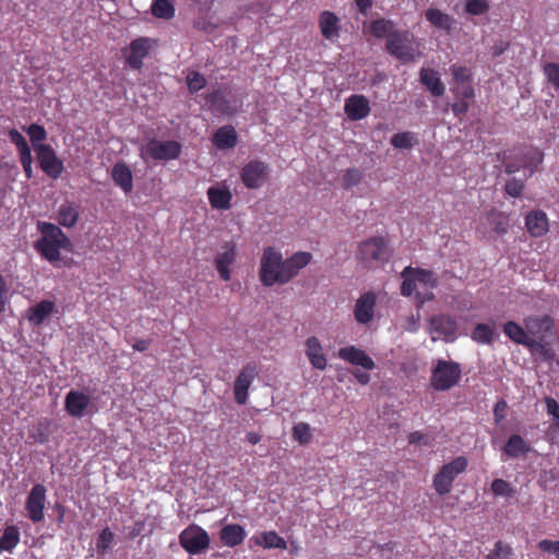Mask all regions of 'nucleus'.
<instances>
[{"label": "nucleus", "instance_id": "obj_1", "mask_svg": "<svg viewBox=\"0 0 559 559\" xmlns=\"http://www.w3.org/2000/svg\"><path fill=\"white\" fill-rule=\"evenodd\" d=\"M312 259V254L299 251L287 259L274 247H266L260 260L259 280L265 287L276 284L285 285L298 275L299 271L306 267Z\"/></svg>", "mask_w": 559, "mask_h": 559}, {"label": "nucleus", "instance_id": "obj_2", "mask_svg": "<svg viewBox=\"0 0 559 559\" xmlns=\"http://www.w3.org/2000/svg\"><path fill=\"white\" fill-rule=\"evenodd\" d=\"M37 230L41 236L34 242V249L53 266H71L72 259L61 258V250L73 252L70 238L56 224L37 222Z\"/></svg>", "mask_w": 559, "mask_h": 559}, {"label": "nucleus", "instance_id": "obj_3", "mask_svg": "<svg viewBox=\"0 0 559 559\" xmlns=\"http://www.w3.org/2000/svg\"><path fill=\"white\" fill-rule=\"evenodd\" d=\"M416 46L418 44L415 36L408 31H394L385 43L386 51L404 63L412 62L419 56Z\"/></svg>", "mask_w": 559, "mask_h": 559}, {"label": "nucleus", "instance_id": "obj_4", "mask_svg": "<svg viewBox=\"0 0 559 559\" xmlns=\"http://www.w3.org/2000/svg\"><path fill=\"white\" fill-rule=\"evenodd\" d=\"M391 257L388 241L382 236L370 237L357 246L356 259L367 267L384 263Z\"/></svg>", "mask_w": 559, "mask_h": 559}, {"label": "nucleus", "instance_id": "obj_5", "mask_svg": "<svg viewBox=\"0 0 559 559\" xmlns=\"http://www.w3.org/2000/svg\"><path fill=\"white\" fill-rule=\"evenodd\" d=\"M461 376L459 362L439 359L432 368L430 383L437 391H447L459 383Z\"/></svg>", "mask_w": 559, "mask_h": 559}, {"label": "nucleus", "instance_id": "obj_6", "mask_svg": "<svg viewBox=\"0 0 559 559\" xmlns=\"http://www.w3.org/2000/svg\"><path fill=\"white\" fill-rule=\"evenodd\" d=\"M467 464V460L464 456H457L450 463L444 464L433 476L432 485L437 493L440 496L449 493L453 481L460 474L465 472Z\"/></svg>", "mask_w": 559, "mask_h": 559}, {"label": "nucleus", "instance_id": "obj_7", "mask_svg": "<svg viewBox=\"0 0 559 559\" xmlns=\"http://www.w3.org/2000/svg\"><path fill=\"white\" fill-rule=\"evenodd\" d=\"M209 533L198 524H190L179 534L180 546L190 555H199L210 547Z\"/></svg>", "mask_w": 559, "mask_h": 559}, {"label": "nucleus", "instance_id": "obj_8", "mask_svg": "<svg viewBox=\"0 0 559 559\" xmlns=\"http://www.w3.org/2000/svg\"><path fill=\"white\" fill-rule=\"evenodd\" d=\"M181 150V144L175 140H151L141 148V157L143 159L170 160L178 158Z\"/></svg>", "mask_w": 559, "mask_h": 559}, {"label": "nucleus", "instance_id": "obj_9", "mask_svg": "<svg viewBox=\"0 0 559 559\" xmlns=\"http://www.w3.org/2000/svg\"><path fill=\"white\" fill-rule=\"evenodd\" d=\"M450 72L453 76L452 92L455 97L473 99L475 97V90L471 69L465 66L452 64Z\"/></svg>", "mask_w": 559, "mask_h": 559}, {"label": "nucleus", "instance_id": "obj_10", "mask_svg": "<svg viewBox=\"0 0 559 559\" xmlns=\"http://www.w3.org/2000/svg\"><path fill=\"white\" fill-rule=\"evenodd\" d=\"M524 326L533 340L538 341L539 344H536L535 349L544 348V342L547 336L552 333L554 329V320L549 316H530L526 317L523 321Z\"/></svg>", "mask_w": 559, "mask_h": 559}, {"label": "nucleus", "instance_id": "obj_11", "mask_svg": "<svg viewBox=\"0 0 559 559\" xmlns=\"http://www.w3.org/2000/svg\"><path fill=\"white\" fill-rule=\"evenodd\" d=\"M269 171L270 167L266 163L250 160L242 167L240 178L246 188L259 189L266 182Z\"/></svg>", "mask_w": 559, "mask_h": 559}, {"label": "nucleus", "instance_id": "obj_12", "mask_svg": "<svg viewBox=\"0 0 559 559\" xmlns=\"http://www.w3.org/2000/svg\"><path fill=\"white\" fill-rule=\"evenodd\" d=\"M36 151L41 170L50 178L58 179L63 173L64 167L52 146L49 144H39L36 146Z\"/></svg>", "mask_w": 559, "mask_h": 559}, {"label": "nucleus", "instance_id": "obj_13", "mask_svg": "<svg viewBox=\"0 0 559 559\" xmlns=\"http://www.w3.org/2000/svg\"><path fill=\"white\" fill-rule=\"evenodd\" d=\"M257 377L258 368L255 364L248 362L241 368L234 384V395L237 404L245 405L247 403L249 388Z\"/></svg>", "mask_w": 559, "mask_h": 559}, {"label": "nucleus", "instance_id": "obj_14", "mask_svg": "<svg viewBox=\"0 0 559 559\" xmlns=\"http://www.w3.org/2000/svg\"><path fill=\"white\" fill-rule=\"evenodd\" d=\"M46 492V487L43 484H36L26 498L25 509L33 523H39L44 520Z\"/></svg>", "mask_w": 559, "mask_h": 559}, {"label": "nucleus", "instance_id": "obj_15", "mask_svg": "<svg viewBox=\"0 0 559 559\" xmlns=\"http://www.w3.org/2000/svg\"><path fill=\"white\" fill-rule=\"evenodd\" d=\"M377 294L374 292L362 293L354 306V318L358 324L366 325L374 318Z\"/></svg>", "mask_w": 559, "mask_h": 559}, {"label": "nucleus", "instance_id": "obj_16", "mask_svg": "<svg viewBox=\"0 0 559 559\" xmlns=\"http://www.w3.org/2000/svg\"><path fill=\"white\" fill-rule=\"evenodd\" d=\"M237 255V247L233 241L225 242L215 258V266L219 277L227 282L231 277L229 266L234 264Z\"/></svg>", "mask_w": 559, "mask_h": 559}, {"label": "nucleus", "instance_id": "obj_17", "mask_svg": "<svg viewBox=\"0 0 559 559\" xmlns=\"http://www.w3.org/2000/svg\"><path fill=\"white\" fill-rule=\"evenodd\" d=\"M429 324L431 332L447 342H453L456 338L457 323L451 316H435L430 319Z\"/></svg>", "mask_w": 559, "mask_h": 559}, {"label": "nucleus", "instance_id": "obj_18", "mask_svg": "<svg viewBox=\"0 0 559 559\" xmlns=\"http://www.w3.org/2000/svg\"><path fill=\"white\" fill-rule=\"evenodd\" d=\"M344 110L349 120H361L370 114L369 100L365 95H350L345 100Z\"/></svg>", "mask_w": 559, "mask_h": 559}, {"label": "nucleus", "instance_id": "obj_19", "mask_svg": "<svg viewBox=\"0 0 559 559\" xmlns=\"http://www.w3.org/2000/svg\"><path fill=\"white\" fill-rule=\"evenodd\" d=\"M338 357L354 366H361L366 370H372L376 367L372 358L365 350L355 346L342 347L337 353Z\"/></svg>", "mask_w": 559, "mask_h": 559}, {"label": "nucleus", "instance_id": "obj_20", "mask_svg": "<svg viewBox=\"0 0 559 559\" xmlns=\"http://www.w3.org/2000/svg\"><path fill=\"white\" fill-rule=\"evenodd\" d=\"M90 403L91 399L87 394L81 391L71 390L66 395L64 408L70 416L80 418L83 416Z\"/></svg>", "mask_w": 559, "mask_h": 559}, {"label": "nucleus", "instance_id": "obj_21", "mask_svg": "<svg viewBox=\"0 0 559 559\" xmlns=\"http://www.w3.org/2000/svg\"><path fill=\"white\" fill-rule=\"evenodd\" d=\"M525 227L532 237L538 238L549 229L548 217L542 210L531 211L525 217Z\"/></svg>", "mask_w": 559, "mask_h": 559}, {"label": "nucleus", "instance_id": "obj_22", "mask_svg": "<svg viewBox=\"0 0 559 559\" xmlns=\"http://www.w3.org/2000/svg\"><path fill=\"white\" fill-rule=\"evenodd\" d=\"M204 99L210 106L211 111L215 115L233 116L236 114V108L231 106L230 102L221 90H214L207 93Z\"/></svg>", "mask_w": 559, "mask_h": 559}, {"label": "nucleus", "instance_id": "obj_23", "mask_svg": "<svg viewBox=\"0 0 559 559\" xmlns=\"http://www.w3.org/2000/svg\"><path fill=\"white\" fill-rule=\"evenodd\" d=\"M503 333L514 343L524 345L531 349H535L536 344H539L538 341H535L528 336L525 326L523 328L514 321H508L503 324Z\"/></svg>", "mask_w": 559, "mask_h": 559}, {"label": "nucleus", "instance_id": "obj_24", "mask_svg": "<svg viewBox=\"0 0 559 559\" xmlns=\"http://www.w3.org/2000/svg\"><path fill=\"white\" fill-rule=\"evenodd\" d=\"M306 356L311 366L319 370H324L328 366L326 356L323 353L321 342L317 336H310L306 340Z\"/></svg>", "mask_w": 559, "mask_h": 559}, {"label": "nucleus", "instance_id": "obj_25", "mask_svg": "<svg viewBox=\"0 0 559 559\" xmlns=\"http://www.w3.org/2000/svg\"><path fill=\"white\" fill-rule=\"evenodd\" d=\"M319 27L322 36L328 40H334L340 36V19L331 11H323L319 15Z\"/></svg>", "mask_w": 559, "mask_h": 559}, {"label": "nucleus", "instance_id": "obj_26", "mask_svg": "<svg viewBox=\"0 0 559 559\" xmlns=\"http://www.w3.org/2000/svg\"><path fill=\"white\" fill-rule=\"evenodd\" d=\"M419 81L435 97H441L445 92L439 73L431 68H421Z\"/></svg>", "mask_w": 559, "mask_h": 559}, {"label": "nucleus", "instance_id": "obj_27", "mask_svg": "<svg viewBox=\"0 0 559 559\" xmlns=\"http://www.w3.org/2000/svg\"><path fill=\"white\" fill-rule=\"evenodd\" d=\"M80 218V206L70 201L63 202L57 212L56 219L58 224L66 228L74 227Z\"/></svg>", "mask_w": 559, "mask_h": 559}, {"label": "nucleus", "instance_id": "obj_28", "mask_svg": "<svg viewBox=\"0 0 559 559\" xmlns=\"http://www.w3.org/2000/svg\"><path fill=\"white\" fill-rule=\"evenodd\" d=\"M206 194L213 209L226 211L231 207L233 194L227 187H210Z\"/></svg>", "mask_w": 559, "mask_h": 559}, {"label": "nucleus", "instance_id": "obj_29", "mask_svg": "<svg viewBox=\"0 0 559 559\" xmlns=\"http://www.w3.org/2000/svg\"><path fill=\"white\" fill-rule=\"evenodd\" d=\"M213 144L218 150L233 148L238 143V135L235 128L230 124L218 128L213 134Z\"/></svg>", "mask_w": 559, "mask_h": 559}, {"label": "nucleus", "instance_id": "obj_30", "mask_svg": "<svg viewBox=\"0 0 559 559\" xmlns=\"http://www.w3.org/2000/svg\"><path fill=\"white\" fill-rule=\"evenodd\" d=\"M150 46L146 38H138L130 44V53L127 62L132 69H140L143 64V59L148 52Z\"/></svg>", "mask_w": 559, "mask_h": 559}, {"label": "nucleus", "instance_id": "obj_31", "mask_svg": "<svg viewBox=\"0 0 559 559\" xmlns=\"http://www.w3.org/2000/svg\"><path fill=\"white\" fill-rule=\"evenodd\" d=\"M246 531L239 524H227L219 532L222 543L227 547H236L246 538Z\"/></svg>", "mask_w": 559, "mask_h": 559}, {"label": "nucleus", "instance_id": "obj_32", "mask_svg": "<svg viewBox=\"0 0 559 559\" xmlns=\"http://www.w3.org/2000/svg\"><path fill=\"white\" fill-rule=\"evenodd\" d=\"M531 452V445L520 435H512L503 447V453L508 457H519Z\"/></svg>", "mask_w": 559, "mask_h": 559}, {"label": "nucleus", "instance_id": "obj_33", "mask_svg": "<svg viewBox=\"0 0 559 559\" xmlns=\"http://www.w3.org/2000/svg\"><path fill=\"white\" fill-rule=\"evenodd\" d=\"M426 20L435 27L450 33L453 28L454 20L447 13L436 8H429L425 12Z\"/></svg>", "mask_w": 559, "mask_h": 559}, {"label": "nucleus", "instance_id": "obj_34", "mask_svg": "<svg viewBox=\"0 0 559 559\" xmlns=\"http://www.w3.org/2000/svg\"><path fill=\"white\" fill-rule=\"evenodd\" d=\"M251 540L265 549H286V540L280 536L275 531L262 532L259 536H253Z\"/></svg>", "mask_w": 559, "mask_h": 559}, {"label": "nucleus", "instance_id": "obj_35", "mask_svg": "<svg viewBox=\"0 0 559 559\" xmlns=\"http://www.w3.org/2000/svg\"><path fill=\"white\" fill-rule=\"evenodd\" d=\"M111 177L115 183L119 186L126 193L132 190V173L126 164L117 163L112 167Z\"/></svg>", "mask_w": 559, "mask_h": 559}, {"label": "nucleus", "instance_id": "obj_36", "mask_svg": "<svg viewBox=\"0 0 559 559\" xmlns=\"http://www.w3.org/2000/svg\"><path fill=\"white\" fill-rule=\"evenodd\" d=\"M55 310L50 300H41L29 309L28 320L34 325H40Z\"/></svg>", "mask_w": 559, "mask_h": 559}, {"label": "nucleus", "instance_id": "obj_37", "mask_svg": "<svg viewBox=\"0 0 559 559\" xmlns=\"http://www.w3.org/2000/svg\"><path fill=\"white\" fill-rule=\"evenodd\" d=\"M486 219L498 235L506 234L510 227L509 215L496 209H491L487 212Z\"/></svg>", "mask_w": 559, "mask_h": 559}, {"label": "nucleus", "instance_id": "obj_38", "mask_svg": "<svg viewBox=\"0 0 559 559\" xmlns=\"http://www.w3.org/2000/svg\"><path fill=\"white\" fill-rule=\"evenodd\" d=\"M20 542V531L16 526H7L0 536V551L11 552Z\"/></svg>", "mask_w": 559, "mask_h": 559}, {"label": "nucleus", "instance_id": "obj_39", "mask_svg": "<svg viewBox=\"0 0 559 559\" xmlns=\"http://www.w3.org/2000/svg\"><path fill=\"white\" fill-rule=\"evenodd\" d=\"M393 27H394V24L391 20L381 17V19L373 20L370 23L369 31L377 38L386 37V39H388L389 35L394 33Z\"/></svg>", "mask_w": 559, "mask_h": 559}, {"label": "nucleus", "instance_id": "obj_40", "mask_svg": "<svg viewBox=\"0 0 559 559\" xmlns=\"http://www.w3.org/2000/svg\"><path fill=\"white\" fill-rule=\"evenodd\" d=\"M390 142L395 148L411 150L418 143V140L413 132L404 131L393 134Z\"/></svg>", "mask_w": 559, "mask_h": 559}, {"label": "nucleus", "instance_id": "obj_41", "mask_svg": "<svg viewBox=\"0 0 559 559\" xmlns=\"http://www.w3.org/2000/svg\"><path fill=\"white\" fill-rule=\"evenodd\" d=\"M151 10L158 19L169 20L175 15V7L170 0H154Z\"/></svg>", "mask_w": 559, "mask_h": 559}, {"label": "nucleus", "instance_id": "obj_42", "mask_svg": "<svg viewBox=\"0 0 559 559\" xmlns=\"http://www.w3.org/2000/svg\"><path fill=\"white\" fill-rule=\"evenodd\" d=\"M413 274L416 282L424 284L425 286L435 287L437 284L433 273L424 269H413L407 266L404 269L402 275Z\"/></svg>", "mask_w": 559, "mask_h": 559}, {"label": "nucleus", "instance_id": "obj_43", "mask_svg": "<svg viewBox=\"0 0 559 559\" xmlns=\"http://www.w3.org/2000/svg\"><path fill=\"white\" fill-rule=\"evenodd\" d=\"M472 338L479 344H490L493 338V330L486 323H477L472 331Z\"/></svg>", "mask_w": 559, "mask_h": 559}, {"label": "nucleus", "instance_id": "obj_44", "mask_svg": "<svg viewBox=\"0 0 559 559\" xmlns=\"http://www.w3.org/2000/svg\"><path fill=\"white\" fill-rule=\"evenodd\" d=\"M502 165L504 167V171L508 175H512L521 170L522 168H528L530 163H526V159L521 158V155L515 156H503Z\"/></svg>", "mask_w": 559, "mask_h": 559}, {"label": "nucleus", "instance_id": "obj_45", "mask_svg": "<svg viewBox=\"0 0 559 559\" xmlns=\"http://www.w3.org/2000/svg\"><path fill=\"white\" fill-rule=\"evenodd\" d=\"M513 557L512 547L502 540H498L485 559H513Z\"/></svg>", "mask_w": 559, "mask_h": 559}, {"label": "nucleus", "instance_id": "obj_46", "mask_svg": "<svg viewBox=\"0 0 559 559\" xmlns=\"http://www.w3.org/2000/svg\"><path fill=\"white\" fill-rule=\"evenodd\" d=\"M187 86L191 94H194L206 86V79L198 71H190L187 76Z\"/></svg>", "mask_w": 559, "mask_h": 559}, {"label": "nucleus", "instance_id": "obj_47", "mask_svg": "<svg viewBox=\"0 0 559 559\" xmlns=\"http://www.w3.org/2000/svg\"><path fill=\"white\" fill-rule=\"evenodd\" d=\"M311 429L307 423H298L293 427V438L300 444H308L311 441Z\"/></svg>", "mask_w": 559, "mask_h": 559}, {"label": "nucleus", "instance_id": "obj_48", "mask_svg": "<svg viewBox=\"0 0 559 559\" xmlns=\"http://www.w3.org/2000/svg\"><path fill=\"white\" fill-rule=\"evenodd\" d=\"M491 491L495 496L512 497L515 493L514 488L504 479L496 478L491 483Z\"/></svg>", "mask_w": 559, "mask_h": 559}, {"label": "nucleus", "instance_id": "obj_49", "mask_svg": "<svg viewBox=\"0 0 559 559\" xmlns=\"http://www.w3.org/2000/svg\"><path fill=\"white\" fill-rule=\"evenodd\" d=\"M361 179H362V174L359 169L348 168L344 173L343 178H342L343 188L346 190L352 189L353 187L358 186L360 183Z\"/></svg>", "mask_w": 559, "mask_h": 559}, {"label": "nucleus", "instance_id": "obj_50", "mask_svg": "<svg viewBox=\"0 0 559 559\" xmlns=\"http://www.w3.org/2000/svg\"><path fill=\"white\" fill-rule=\"evenodd\" d=\"M27 135L29 136L33 145L38 146L37 143L46 140L47 132L45 128L38 123H32L27 128L24 129Z\"/></svg>", "mask_w": 559, "mask_h": 559}, {"label": "nucleus", "instance_id": "obj_51", "mask_svg": "<svg viewBox=\"0 0 559 559\" xmlns=\"http://www.w3.org/2000/svg\"><path fill=\"white\" fill-rule=\"evenodd\" d=\"M521 158L526 159V163H530L528 168L531 169L530 176L534 173V169L543 163L544 160V153L535 147H532L530 151H527L525 154L521 155Z\"/></svg>", "mask_w": 559, "mask_h": 559}, {"label": "nucleus", "instance_id": "obj_52", "mask_svg": "<svg viewBox=\"0 0 559 559\" xmlns=\"http://www.w3.org/2000/svg\"><path fill=\"white\" fill-rule=\"evenodd\" d=\"M524 188H525L524 180L511 178L506 182L504 192L512 198H519L522 195Z\"/></svg>", "mask_w": 559, "mask_h": 559}, {"label": "nucleus", "instance_id": "obj_53", "mask_svg": "<svg viewBox=\"0 0 559 559\" xmlns=\"http://www.w3.org/2000/svg\"><path fill=\"white\" fill-rule=\"evenodd\" d=\"M112 542H114V533L109 530V527L104 528L99 533L97 542H96L97 551L100 554L106 552L110 548Z\"/></svg>", "mask_w": 559, "mask_h": 559}, {"label": "nucleus", "instance_id": "obj_54", "mask_svg": "<svg viewBox=\"0 0 559 559\" xmlns=\"http://www.w3.org/2000/svg\"><path fill=\"white\" fill-rule=\"evenodd\" d=\"M544 74L546 75L548 82L559 90V63L556 62H547L543 67Z\"/></svg>", "mask_w": 559, "mask_h": 559}, {"label": "nucleus", "instance_id": "obj_55", "mask_svg": "<svg viewBox=\"0 0 559 559\" xmlns=\"http://www.w3.org/2000/svg\"><path fill=\"white\" fill-rule=\"evenodd\" d=\"M465 10L472 15H481L489 10V4L486 0H467Z\"/></svg>", "mask_w": 559, "mask_h": 559}, {"label": "nucleus", "instance_id": "obj_56", "mask_svg": "<svg viewBox=\"0 0 559 559\" xmlns=\"http://www.w3.org/2000/svg\"><path fill=\"white\" fill-rule=\"evenodd\" d=\"M546 412L552 417V427L559 430V403L551 396L545 397Z\"/></svg>", "mask_w": 559, "mask_h": 559}, {"label": "nucleus", "instance_id": "obj_57", "mask_svg": "<svg viewBox=\"0 0 559 559\" xmlns=\"http://www.w3.org/2000/svg\"><path fill=\"white\" fill-rule=\"evenodd\" d=\"M9 139L16 146L19 153L29 151V145L26 139L16 130H9Z\"/></svg>", "mask_w": 559, "mask_h": 559}, {"label": "nucleus", "instance_id": "obj_58", "mask_svg": "<svg viewBox=\"0 0 559 559\" xmlns=\"http://www.w3.org/2000/svg\"><path fill=\"white\" fill-rule=\"evenodd\" d=\"M537 547L540 551L546 554H552L558 558L559 540L542 539L538 542Z\"/></svg>", "mask_w": 559, "mask_h": 559}, {"label": "nucleus", "instance_id": "obj_59", "mask_svg": "<svg viewBox=\"0 0 559 559\" xmlns=\"http://www.w3.org/2000/svg\"><path fill=\"white\" fill-rule=\"evenodd\" d=\"M19 155H20V162H21L23 170L25 173V177L27 179H31L33 177V168H32L33 157H32L31 150L26 151V152L19 153Z\"/></svg>", "mask_w": 559, "mask_h": 559}, {"label": "nucleus", "instance_id": "obj_60", "mask_svg": "<svg viewBox=\"0 0 559 559\" xmlns=\"http://www.w3.org/2000/svg\"><path fill=\"white\" fill-rule=\"evenodd\" d=\"M469 100L468 98H459L457 102L451 105L453 114L460 118L464 116L469 109Z\"/></svg>", "mask_w": 559, "mask_h": 559}, {"label": "nucleus", "instance_id": "obj_61", "mask_svg": "<svg viewBox=\"0 0 559 559\" xmlns=\"http://www.w3.org/2000/svg\"><path fill=\"white\" fill-rule=\"evenodd\" d=\"M403 277H404V280L401 285V293L403 296L409 297L416 290V281L414 278V276L409 277L408 274H406Z\"/></svg>", "mask_w": 559, "mask_h": 559}, {"label": "nucleus", "instance_id": "obj_62", "mask_svg": "<svg viewBox=\"0 0 559 559\" xmlns=\"http://www.w3.org/2000/svg\"><path fill=\"white\" fill-rule=\"evenodd\" d=\"M408 442L411 444L423 443V444L427 445L428 444V437H427V435H425L421 431H413L408 436Z\"/></svg>", "mask_w": 559, "mask_h": 559}, {"label": "nucleus", "instance_id": "obj_63", "mask_svg": "<svg viewBox=\"0 0 559 559\" xmlns=\"http://www.w3.org/2000/svg\"><path fill=\"white\" fill-rule=\"evenodd\" d=\"M509 48V43L504 40H498L492 46V56L499 57Z\"/></svg>", "mask_w": 559, "mask_h": 559}, {"label": "nucleus", "instance_id": "obj_64", "mask_svg": "<svg viewBox=\"0 0 559 559\" xmlns=\"http://www.w3.org/2000/svg\"><path fill=\"white\" fill-rule=\"evenodd\" d=\"M507 407V403L504 401H499L495 405L493 415L497 421L501 420L504 417V409Z\"/></svg>", "mask_w": 559, "mask_h": 559}]
</instances>
